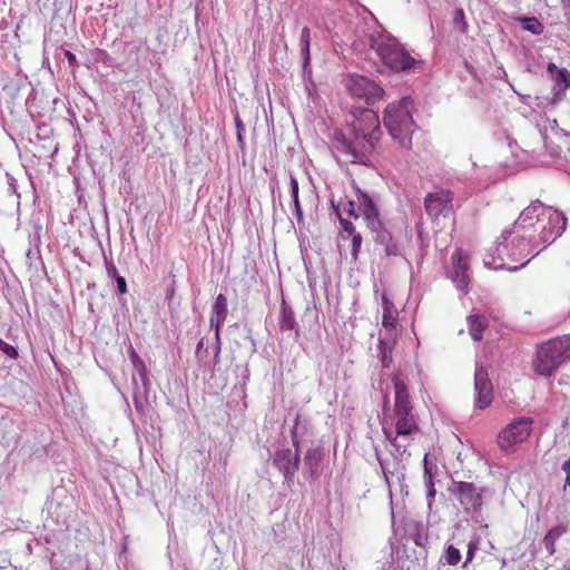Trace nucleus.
<instances>
[{"label": "nucleus", "instance_id": "bb28decb", "mask_svg": "<svg viewBox=\"0 0 570 570\" xmlns=\"http://www.w3.org/2000/svg\"><path fill=\"white\" fill-rule=\"evenodd\" d=\"M39 236L35 238L33 247L30 246L26 252L27 265L29 269L38 271L39 267L46 268L39 249Z\"/></svg>", "mask_w": 570, "mask_h": 570}, {"label": "nucleus", "instance_id": "e433bc0d", "mask_svg": "<svg viewBox=\"0 0 570 570\" xmlns=\"http://www.w3.org/2000/svg\"><path fill=\"white\" fill-rule=\"evenodd\" d=\"M129 358H130V361L132 363V367L135 370L134 374H137V373L144 374L145 370H147L146 364L132 346H130V348H129Z\"/></svg>", "mask_w": 570, "mask_h": 570}, {"label": "nucleus", "instance_id": "6ab92c4d", "mask_svg": "<svg viewBox=\"0 0 570 570\" xmlns=\"http://www.w3.org/2000/svg\"><path fill=\"white\" fill-rule=\"evenodd\" d=\"M407 538L413 541V543L420 548V551L416 552L415 560L420 564L425 566L428 559V541H429V532L428 528L422 522H412L407 528Z\"/></svg>", "mask_w": 570, "mask_h": 570}, {"label": "nucleus", "instance_id": "5701e85b", "mask_svg": "<svg viewBox=\"0 0 570 570\" xmlns=\"http://www.w3.org/2000/svg\"><path fill=\"white\" fill-rule=\"evenodd\" d=\"M392 382L395 392L394 410L413 409L405 382L397 374L393 375Z\"/></svg>", "mask_w": 570, "mask_h": 570}, {"label": "nucleus", "instance_id": "603ef678", "mask_svg": "<svg viewBox=\"0 0 570 570\" xmlns=\"http://www.w3.org/2000/svg\"><path fill=\"white\" fill-rule=\"evenodd\" d=\"M338 222H340V225H341L342 229H343L345 233H347L350 236H352V235H354V234H356V233H357V232L355 230V226H354V224H353L351 220H348V219H346V218H344V217L342 216V217H340Z\"/></svg>", "mask_w": 570, "mask_h": 570}, {"label": "nucleus", "instance_id": "f03ea898", "mask_svg": "<svg viewBox=\"0 0 570 570\" xmlns=\"http://www.w3.org/2000/svg\"><path fill=\"white\" fill-rule=\"evenodd\" d=\"M377 142L379 140L344 127L336 128L332 136V147L336 154L348 163L366 167H374Z\"/></svg>", "mask_w": 570, "mask_h": 570}, {"label": "nucleus", "instance_id": "20e7f679", "mask_svg": "<svg viewBox=\"0 0 570 570\" xmlns=\"http://www.w3.org/2000/svg\"><path fill=\"white\" fill-rule=\"evenodd\" d=\"M487 491V488L466 481L452 480L448 487V492L455 498L463 512L469 514L474 522H480Z\"/></svg>", "mask_w": 570, "mask_h": 570}, {"label": "nucleus", "instance_id": "6e6552de", "mask_svg": "<svg viewBox=\"0 0 570 570\" xmlns=\"http://www.w3.org/2000/svg\"><path fill=\"white\" fill-rule=\"evenodd\" d=\"M395 414V435L391 431L384 429L386 439L394 446L396 453L403 456L406 453V444L397 441V436H407L419 430L416 417L413 413V409L394 410Z\"/></svg>", "mask_w": 570, "mask_h": 570}, {"label": "nucleus", "instance_id": "de8ad7c7", "mask_svg": "<svg viewBox=\"0 0 570 570\" xmlns=\"http://www.w3.org/2000/svg\"><path fill=\"white\" fill-rule=\"evenodd\" d=\"M0 351L11 360H17L19 356L17 347L8 344L2 338H0Z\"/></svg>", "mask_w": 570, "mask_h": 570}, {"label": "nucleus", "instance_id": "0e129e2a", "mask_svg": "<svg viewBox=\"0 0 570 570\" xmlns=\"http://www.w3.org/2000/svg\"><path fill=\"white\" fill-rule=\"evenodd\" d=\"M175 293V281L173 282L171 286L167 289L166 298L171 299Z\"/></svg>", "mask_w": 570, "mask_h": 570}, {"label": "nucleus", "instance_id": "680f3d73", "mask_svg": "<svg viewBox=\"0 0 570 570\" xmlns=\"http://www.w3.org/2000/svg\"><path fill=\"white\" fill-rule=\"evenodd\" d=\"M242 379H243V384L245 385L246 382L249 380V368H248V365H244L243 368H242Z\"/></svg>", "mask_w": 570, "mask_h": 570}, {"label": "nucleus", "instance_id": "8fccbe9b", "mask_svg": "<svg viewBox=\"0 0 570 570\" xmlns=\"http://www.w3.org/2000/svg\"><path fill=\"white\" fill-rule=\"evenodd\" d=\"M379 347H380V352H381L383 367H389L390 362L392 361L391 351L389 350L387 345L383 341H380Z\"/></svg>", "mask_w": 570, "mask_h": 570}, {"label": "nucleus", "instance_id": "dca6fc26", "mask_svg": "<svg viewBox=\"0 0 570 570\" xmlns=\"http://www.w3.org/2000/svg\"><path fill=\"white\" fill-rule=\"evenodd\" d=\"M509 246V253H508V259L511 262H519L527 255L531 254L530 261L534 258L541 249L535 250V244L533 240L528 239L524 235L521 233H514L508 240Z\"/></svg>", "mask_w": 570, "mask_h": 570}, {"label": "nucleus", "instance_id": "c9c22d12", "mask_svg": "<svg viewBox=\"0 0 570 570\" xmlns=\"http://www.w3.org/2000/svg\"><path fill=\"white\" fill-rule=\"evenodd\" d=\"M132 384H134V402H135V407H136L137 411H142L144 403L147 402L148 395L140 393V387H139V384L137 382L136 375H132Z\"/></svg>", "mask_w": 570, "mask_h": 570}, {"label": "nucleus", "instance_id": "c756f323", "mask_svg": "<svg viewBox=\"0 0 570 570\" xmlns=\"http://www.w3.org/2000/svg\"><path fill=\"white\" fill-rule=\"evenodd\" d=\"M429 454L424 455L423 464H424V483L426 487V499L429 501V505H431V500L435 497L436 490L433 483V474H432V464L428 460Z\"/></svg>", "mask_w": 570, "mask_h": 570}, {"label": "nucleus", "instance_id": "052dcab7", "mask_svg": "<svg viewBox=\"0 0 570 570\" xmlns=\"http://www.w3.org/2000/svg\"><path fill=\"white\" fill-rule=\"evenodd\" d=\"M547 148L549 149L550 156L556 157V158H560L561 157V148L560 147L556 146V147L549 148L547 146Z\"/></svg>", "mask_w": 570, "mask_h": 570}, {"label": "nucleus", "instance_id": "774afa93", "mask_svg": "<svg viewBox=\"0 0 570 570\" xmlns=\"http://www.w3.org/2000/svg\"><path fill=\"white\" fill-rule=\"evenodd\" d=\"M220 362V352H214V366Z\"/></svg>", "mask_w": 570, "mask_h": 570}, {"label": "nucleus", "instance_id": "4be33fe9", "mask_svg": "<svg viewBox=\"0 0 570 570\" xmlns=\"http://www.w3.org/2000/svg\"><path fill=\"white\" fill-rule=\"evenodd\" d=\"M278 325L281 331H293L294 338L297 341L299 337V326L296 322L293 308L283 298L281 304Z\"/></svg>", "mask_w": 570, "mask_h": 570}, {"label": "nucleus", "instance_id": "aec40b11", "mask_svg": "<svg viewBox=\"0 0 570 570\" xmlns=\"http://www.w3.org/2000/svg\"><path fill=\"white\" fill-rule=\"evenodd\" d=\"M547 72L554 80L553 87V99L552 102L560 101L563 92L570 89V71L566 68H558L556 63L549 62L547 66Z\"/></svg>", "mask_w": 570, "mask_h": 570}, {"label": "nucleus", "instance_id": "a19ab883", "mask_svg": "<svg viewBox=\"0 0 570 570\" xmlns=\"http://www.w3.org/2000/svg\"><path fill=\"white\" fill-rule=\"evenodd\" d=\"M289 193L292 196L293 205L301 204L298 180L294 175L289 176Z\"/></svg>", "mask_w": 570, "mask_h": 570}, {"label": "nucleus", "instance_id": "4c0bfd02", "mask_svg": "<svg viewBox=\"0 0 570 570\" xmlns=\"http://www.w3.org/2000/svg\"><path fill=\"white\" fill-rule=\"evenodd\" d=\"M559 236H556L553 230L549 229L548 226H543L540 232L538 243L543 245V248L552 244ZM537 245V242H534Z\"/></svg>", "mask_w": 570, "mask_h": 570}, {"label": "nucleus", "instance_id": "bf43d9fd", "mask_svg": "<svg viewBox=\"0 0 570 570\" xmlns=\"http://www.w3.org/2000/svg\"><path fill=\"white\" fill-rule=\"evenodd\" d=\"M564 18L570 22V0H561Z\"/></svg>", "mask_w": 570, "mask_h": 570}, {"label": "nucleus", "instance_id": "2eb2a0df", "mask_svg": "<svg viewBox=\"0 0 570 570\" xmlns=\"http://www.w3.org/2000/svg\"><path fill=\"white\" fill-rule=\"evenodd\" d=\"M354 189L357 209L360 216L365 220L366 227L370 229L382 223L380 209L374 197L358 186H355Z\"/></svg>", "mask_w": 570, "mask_h": 570}, {"label": "nucleus", "instance_id": "f704fd0d", "mask_svg": "<svg viewBox=\"0 0 570 570\" xmlns=\"http://www.w3.org/2000/svg\"><path fill=\"white\" fill-rule=\"evenodd\" d=\"M376 458H377V461L382 468V471H383V474H384V478H385V481L386 483L389 484V487H391V481H390V475L392 476H396L397 479V482L400 483V487H401V492H404L405 491V488L406 485L403 484V481L405 479L404 474L403 473H397L395 474L394 472H390L386 466H385V462L380 458L379 453L376 452Z\"/></svg>", "mask_w": 570, "mask_h": 570}, {"label": "nucleus", "instance_id": "13d9d810", "mask_svg": "<svg viewBox=\"0 0 570 570\" xmlns=\"http://www.w3.org/2000/svg\"><path fill=\"white\" fill-rule=\"evenodd\" d=\"M293 206H294V213H295L297 223L299 225H303L304 224V214H303L302 205L298 204V205H293Z\"/></svg>", "mask_w": 570, "mask_h": 570}, {"label": "nucleus", "instance_id": "a211bd4d", "mask_svg": "<svg viewBox=\"0 0 570 570\" xmlns=\"http://www.w3.org/2000/svg\"><path fill=\"white\" fill-rule=\"evenodd\" d=\"M546 207L539 200L532 202L527 208L522 210L519 218L513 223L510 228L514 233H521L534 226V223L540 219V216H546Z\"/></svg>", "mask_w": 570, "mask_h": 570}, {"label": "nucleus", "instance_id": "9b49d317", "mask_svg": "<svg viewBox=\"0 0 570 570\" xmlns=\"http://www.w3.org/2000/svg\"><path fill=\"white\" fill-rule=\"evenodd\" d=\"M532 417H518L512 421L498 435V444L503 451H508L514 444L525 441L532 431Z\"/></svg>", "mask_w": 570, "mask_h": 570}, {"label": "nucleus", "instance_id": "39448f33", "mask_svg": "<svg viewBox=\"0 0 570 570\" xmlns=\"http://www.w3.org/2000/svg\"><path fill=\"white\" fill-rule=\"evenodd\" d=\"M344 128L354 129L355 132L380 140L382 131L377 114L370 108L353 106L348 109Z\"/></svg>", "mask_w": 570, "mask_h": 570}, {"label": "nucleus", "instance_id": "2f4dec72", "mask_svg": "<svg viewBox=\"0 0 570 570\" xmlns=\"http://www.w3.org/2000/svg\"><path fill=\"white\" fill-rule=\"evenodd\" d=\"M228 315L227 297L224 294H218L212 305L210 316L226 321Z\"/></svg>", "mask_w": 570, "mask_h": 570}, {"label": "nucleus", "instance_id": "3c124183", "mask_svg": "<svg viewBox=\"0 0 570 570\" xmlns=\"http://www.w3.org/2000/svg\"><path fill=\"white\" fill-rule=\"evenodd\" d=\"M553 343H560L558 344L561 350L564 357L570 353V335H564L561 337H557L552 340Z\"/></svg>", "mask_w": 570, "mask_h": 570}, {"label": "nucleus", "instance_id": "49530a36", "mask_svg": "<svg viewBox=\"0 0 570 570\" xmlns=\"http://www.w3.org/2000/svg\"><path fill=\"white\" fill-rule=\"evenodd\" d=\"M341 208H342V213L344 212V213H346L351 217H354V218H358L360 217L358 209L355 206V200H352V199H348L346 202L342 200V207Z\"/></svg>", "mask_w": 570, "mask_h": 570}, {"label": "nucleus", "instance_id": "a18cd8bd", "mask_svg": "<svg viewBox=\"0 0 570 570\" xmlns=\"http://www.w3.org/2000/svg\"><path fill=\"white\" fill-rule=\"evenodd\" d=\"M453 22L456 27L461 29L463 33L468 31V23L465 21V16L463 9L459 8L455 10Z\"/></svg>", "mask_w": 570, "mask_h": 570}, {"label": "nucleus", "instance_id": "4468645a", "mask_svg": "<svg viewBox=\"0 0 570 570\" xmlns=\"http://www.w3.org/2000/svg\"><path fill=\"white\" fill-rule=\"evenodd\" d=\"M324 456L325 449L315 443H312V445L304 452L302 474L306 481L314 482L321 476Z\"/></svg>", "mask_w": 570, "mask_h": 570}, {"label": "nucleus", "instance_id": "58836bf2", "mask_svg": "<svg viewBox=\"0 0 570 570\" xmlns=\"http://www.w3.org/2000/svg\"><path fill=\"white\" fill-rule=\"evenodd\" d=\"M237 145L243 150L245 148L244 132L245 126L238 115L235 116Z\"/></svg>", "mask_w": 570, "mask_h": 570}, {"label": "nucleus", "instance_id": "423d86ee", "mask_svg": "<svg viewBox=\"0 0 570 570\" xmlns=\"http://www.w3.org/2000/svg\"><path fill=\"white\" fill-rule=\"evenodd\" d=\"M302 449L282 448L277 449L272 456V464L283 475V483L292 488L295 483V475L302 466Z\"/></svg>", "mask_w": 570, "mask_h": 570}, {"label": "nucleus", "instance_id": "864d4df0", "mask_svg": "<svg viewBox=\"0 0 570 570\" xmlns=\"http://www.w3.org/2000/svg\"><path fill=\"white\" fill-rule=\"evenodd\" d=\"M224 322H225L224 320H220V318H217L214 316L209 317V326L212 330H214L215 335H220V328H222Z\"/></svg>", "mask_w": 570, "mask_h": 570}, {"label": "nucleus", "instance_id": "4d7b16f0", "mask_svg": "<svg viewBox=\"0 0 570 570\" xmlns=\"http://www.w3.org/2000/svg\"><path fill=\"white\" fill-rule=\"evenodd\" d=\"M330 205L336 217L340 219V217H342V199L338 203H335L334 199H331Z\"/></svg>", "mask_w": 570, "mask_h": 570}, {"label": "nucleus", "instance_id": "7c9ffc66", "mask_svg": "<svg viewBox=\"0 0 570 570\" xmlns=\"http://www.w3.org/2000/svg\"><path fill=\"white\" fill-rule=\"evenodd\" d=\"M566 532V528L562 525H557L551 528L548 533L543 538L544 549L549 554H553L556 552L554 543L556 541Z\"/></svg>", "mask_w": 570, "mask_h": 570}, {"label": "nucleus", "instance_id": "79ce46f5", "mask_svg": "<svg viewBox=\"0 0 570 570\" xmlns=\"http://www.w3.org/2000/svg\"><path fill=\"white\" fill-rule=\"evenodd\" d=\"M135 375H136L137 382H138L139 387H140V393L148 395V392H149V389H150V380H149V376H148V371L145 370L144 374L142 373H137Z\"/></svg>", "mask_w": 570, "mask_h": 570}, {"label": "nucleus", "instance_id": "0eeeda50", "mask_svg": "<svg viewBox=\"0 0 570 570\" xmlns=\"http://www.w3.org/2000/svg\"><path fill=\"white\" fill-rule=\"evenodd\" d=\"M343 81L352 96L365 100L367 105L381 100L384 96V89L374 80L363 75L350 73Z\"/></svg>", "mask_w": 570, "mask_h": 570}, {"label": "nucleus", "instance_id": "f257e3e1", "mask_svg": "<svg viewBox=\"0 0 570 570\" xmlns=\"http://www.w3.org/2000/svg\"><path fill=\"white\" fill-rule=\"evenodd\" d=\"M370 48L382 65L393 72L421 71L423 68V60L412 57L399 39L385 30L371 36Z\"/></svg>", "mask_w": 570, "mask_h": 570}, {"label": "nucleus", "instance_id": "f8f14e48", "mask_svg": "<svg viewBox=\"0 0 570 570\" xmlns=\"http://www.w3.org/2000/svg\"><path fill=\"white\" fill-rule=\"evenodd\" d=\"M370 230L373 234V242L383 247L386 257L405 258V244L401 235L394 234L383 222Z\"/></svg>", "mask_w": 570, "mask_h": 570}, {"label": "nucleus", "instance_id": "e2e57ef3", "mask_svg": "<svg viewBox=\"0 0 570 570\" xmlns=\"http://www.w3.org/2000/svg\"><path fill=\"white\" fill-rule=\"evenodd\" d=\"M214 352H222V340H220V335H215Z\"/></svg>", "mask_w": 570, "mask_h": 570}, {"label": "nucleus", "instance_id": "9d476101", "mask_svg": "<svg viewBox=\"0 0 570 570\" xmlns=\"http://www.w3.org/2000/svg\"><path fill=\"white\" fill-rule=\"evenodd\" d=\"M514 234L510 228L504 229L501 235L498 237L495 242L494 248L485 256L484 266L488 268H492L495 271L507 269L511 273L518 272L521 268L525 267L530 259H527L519 266H508L505 264V259H508L509 253V238Z\"/></svg>", "mask_w": 570, "mask_h": 570}, {"label": "nucleus", "instance_id": "ddd939ff", "mask_svg": "<svg viewBox=\"0 0 570 570\" xmlns=\"http://www.w3.org/2000/svg\"><path fill=\"white\" fill-rule=\"evenodd\" d=\"M474 406L479 410L489 407L493 401V385L488 370L476 364L474 372Z\"/></svg>", "mask_w": 570, "mask_h": 570}, {"label": "nucleus", "instance_id": "09e8293b", "mask_svg": "<svg viewBox=\"0 0 570 570\" xmlns=\"http://www.w3.org/2000/svg\"><path fill=\"white\" fill-rule=\"evenodd\" d=\"M7 184H8V193L14 195L17 199H20V194L18 191L17 179L9 173H6Z\"/></svg>", "mask_w": 570, "mask_h": 570}, {"label": "nucleus", "instance_id": "1a4fd4ad", "mask_svg": "<svg viewBox=\"0 0 570 570\" xmlns=\"http://www.w3.org/2000/svg\"><path fill=\"white\" fill-rule=\"evenodd\" d=\"M558 344L551 340L539 346L534 361V370L538 374L551 376L563 363L566 357Z\"/></svg>", "mask_w": 570, "mask_h": 570}, {"label": "nucleus", "instance_id": "f3484780", "mask_svg": "<svg viewBox=\"0 0 570 570\" xmlns=\"http://www.w3.org/2000/svg\"><path fill=\"white\" fill-rule=\"evenodd\" d=\"M424 207L432 218L446 216L452 209L451 191L441 190L439 193L428 194L424 199Z\"/></svg>", "mask_w": 570, "mask_h": 570}, {"label": "nucleus", "instance_id": "cd10ccee", "mask_svg": "<svg viewBox=\"0 0 570 570\" xmlns=\"http://www.w3.org/2000/svg\"><path fill=\"white\" fill-rule=\"evenodd\" d=\"M105 265L107 276L116 282V293L120 295L126 294L128 292V288L125 277L118 273V269L112 263V261H108L107 258H105Z\"/></svg>", "mask_w": 570, "mask_h": 570}, {"label": "nucleus", "instance_id": "338daca9", "mask_svg": "<svg viewBox=\"0 0 570 570\" xmlns=\"http://www.w3.org/2000/svg\"><path fill=\"white\" fill-rule=\"evenodd\" d=\"M568 489H570V472L568 473V475H566L563 491L566 492Z\"/></svg>", "mask_w": 570, "mask_h": 570}, {"label": "nucleus", "instance_id": "473e14b6", "mask_svg": "<svg viewBox=\"0 0 570 570\" xmlns=\"http://www.w3.org/2000/svg\"><path fill=\"white\" fill-rule=\"evenodd\" d=\"M518 21L521 23L523 30L534 36H539L543 32L544 27L535 17H519Z\"/></svg>", "mask_w": 570, "mask_h": 570}, {"label": "nucleus", "instance_id": "69168bd1", "mask_svg": "<svg viewBox=\"0 0 570 570\" xmlns=\"http://www.w3.org/2000/svg\"><path fill=\"white\" fill-rule=\"evenodd\" d=\"M561 469L566 473V475H568V473H570V458L563 462Z\"/></svg>", "mask_w": 570, "mask_h": 570}, {"label": "nucleus", "instance_id": "c03bdc74", "mask_svg": "<svg viewBox=\"0 0 570 570\" xmlns=\"http://www.w3.org/2000/svg\"><path fill=\"white\" fill-rule=\"evenodd\" d=\"M352 237V244H351V255L354 261L357 259L358 253L362 246L363 237L360 233H356L351 236Z\"/></svg>", "mask_w": 570, "mask_h": 570}, {"label": "nucleus", "instance_id": "37998d69", "mask_svg": "<svg viewBox=\"0 0 570 570\" xmlns=\"http://www.w3.org/2000/svg\"><path fill=\"white\" fill-rule=\"evenodd\" d=\"M208 348L205 346V338L202 337L196 346L195 356L199 363H205L208 357Z\"/></svg>", "mask_w": 570, "mask_h": 570}, {"label": "nucleus", "instance_id": "5fc2aeb1", "mask_svg": "<svg viewBox=\"0 0 570 570\" xmlns=\"http://www.w3.org/2000/svg\"><path fill=\"white\" fill-rule=\"evenodd\" d=\"M63 56L68 60L69 67L77 68L78 67V60L76 58V55L72 53L70 50L63 49Z\"/></svg>", "mask_w": 570, "mask_h": 570}, {"label": "nucleus", "instance_id": "6e6d98bb", "mask_svg": "<svg viewBox=\"0 0 570 570\" xmlns=\"http://www.w3.org/2000/svg\"><path fill=\"white\" fill-rule=\"evenodd\" d=\"M246 340H248V342L250 343V346H252V353H256L257 352V343H256V340L253 337V331L250 327H246Z\"/></svg>", "mask_w": 570, "mask_h": 570}, {"label": "nucleus", "instance_id": "412c9836", "mask_svg": "<svg viewBox=\"0 0 570 570\" xmlns=\"http://www.w3.org/2000/svg\"><path fill=\"white\" fill-rule=\"evenodd\" d=\"M453 262V271L450 275L452 282L455 284L456 288L463 292H466L469 284V276L466 274L468 264L462 258V255L459 250H455L452 254Z\"/></svg>", "mask_w": 570, "mask_h": 570}, {"label": "nucleus", "instance_id": "c85d7f7f", "mask_svg": "<svg viewBox=\"0 0 570 570\" xmlns=\"http://www.w3.org/2000/svg\"><path fill=\"white\" fill-rule=\"evenodd\" d=\"M299 43H301V56L302 60L304 62V73L307 70V66L311 61V31L308 27H304L301 31L299 37Z\"/></svg>", "mask_w": 570, "mask_h": 570}, {"label": "nucleus", "instance_id": "7ed1b4c3", "mask_svg": "<svg viewBox=\"0 0 570 570\" xmlns=\"http://www.w3.org/2000/svg\"><path fill=\"white\" fill-rule=\"evenodd\" d=\"M414 101L410 96L386 106L383 116V124L393 140L404 149L412 148V135L416 128L412 110Z\"/></svg>", "mask_w": 570, "mask_h": 570}, {"label": "nucleus", "instance_id": "a878e982", "mask_svg": "<svg viewBox=\"0 0 570 570\" xmlns=\"http://www.w3.org/2000/svg\"><path fill=\"white\" fill-rule=\"evenodd\" d=\"M469 333L473 341L482 340L483 331L488 327V320L483 315L473 314L466 317Z\"/></svg>", "mask_w": 570, "mask_h": 570}, {"label": "nucleus", "instance_id": "b1692460", "mask_svg": "<svg viewBox=\"0 0 570 570\" xmlns=\"http://www.w3.org/2000/svg\"><path fill=\"white\" fill-rule=\"evenodd\" d=\"M309 422L303 417L299 413H295L294 424L291 428V439L293 448L301 449V445L308 434Z\"/></svg>", "mask_w": 570, "mask_h": 570}, {"label": "nucleus", "instance_id": "72a5a7b5", "mask_svg": "<svg viewBox=\"0 0 570 570\" xmlns=\"http://www.w3.org/2000/svg\"><path fill=\"white\" fill-rule=\"evenodd\" d=\"M462 559L461 551L454 547L453 544H448L444 548V552L441 557V560L444 561L445 564L455 566Z\"/></svg>", "mask_w": 570, "mask_h": 570}, {"label": "nucleus", "instance_id": "393cba45", "mask_svg": "<svg viewBox=\"0 0 570 570\" xmlns=\"http://www.w3.org/2000/svg\"><path fill=\"white\" fill-rule=\"evenodd\" d=\"M548 223L544 226H548L549 229L553 230L556 236H561L567 228V217L566 215L558 210L548 207L546 209V216Z\"/></svg>", "mask_w": 570, "mask_h": 570}, {"label": "nucleus", "instance_id": "ea45409f", "mask_svg": "<svg viewBox=\"0 0 570 570\" xmlns=\"http://www.w3.org/2000/svg\"><path fill=\"white\" fill-rule=\"evenodd\" d=\"M479 549V539L471 540L468 543V550L465 554V560L463 562V568H468L469 563L473 560L475 552Z\"/></svg>", "mask_w": 570, "mask_h": 570}]
</instances>
